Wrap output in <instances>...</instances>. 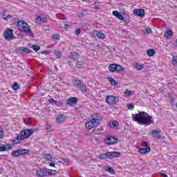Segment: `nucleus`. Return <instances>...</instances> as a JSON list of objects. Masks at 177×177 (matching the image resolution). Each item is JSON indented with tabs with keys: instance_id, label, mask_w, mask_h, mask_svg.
<instances>
[{
	"instance_id": "59",
	"label": "nucleus",
	"mask_w": 177,
	"mask_h": 177,
	"mask_svg": "<svg viewBox=\"0 0 177 177\" xmlns=\"http://www.w3.org/2000/svg\"><path fill=\"white\" fill-rule=\"evenodd\" d=\"M161 176L163 177H168V176L165 174H161Z\"/></svg>"
},
{
	"instance_id": "38",
	"label": "nucleus",
	"mask_w": 177,
	"mask_h": 177,
	"mask_svg": "<svg viewBox=\"0 0 177 177\" xmlns=\"http://www.w3.org/2000/svg\"><path fill=\"white\" fill-rule=\"evenodd\" d=\"M47 171L48 172V176L50 175H56V171L47 169Z\"/></svg>"
},
{
	"instance_id": "33",
	"label": "nucleus",
	"mask_w": 177,
	"mask_h": 177,
	"mask_svg": "<svg viewBox=\"0 0 177 177\" xmlns=\"http://www.w3.org/2000/svg\"><path fill=\"white\" fill-rule=\"evenodd\" d=\"M12 89H14V91H18V89H20V86L19 85V83L15 82L12 84Z\"/></svg>"
},
{
	"instance_id": "51",
	"label": "nucleus",
	"mask_w": 177,
	"mask_h": 177,
	"mask_svg": "<svg viewBox=\"0 0 177 177\" xmlns=\"http://www.w3.org/2000/svg\"><path fill=\"white\" fill-rule=\"evenodd\" d=\"M75 35H80V34H81V29L78 28V29L75 30Z\"/></svg>"
},
{
	"instance_id": "5",
	"label": "nucleus",
	"mask_w": 177,
	"mask_h": 177,
	"mask_svg": "<svg viewBox=\"0 0 177 177\" xmlns=\"http://www.w3.org/2000/svg\"><path fill=\"white\" fill-rule=\"evenodd\" d=\"M3 35L6 41H12V39L14 38L13 30L7 29L6 31H4Z\"/></svg>"
},
{
	"instance_id": "60",
	"label": "nucleus",
	"mask_w": 177,
	"mask_h": 177,
	"mask_svg": "<svg viewBox=\"0 0 177 177\" xmlns=\"http://www.w3.org/2000/svg\"><path fill=\"white\" fill-rule=\"evenodd\" d=\"M54 68H55V71H59V69L57 68V66H55Z\"/></svg>"
},
{
	"instance_id": "6",
	"label": "nucleus",
	"mask_w": 177,
	"mask_h": 177,
	"mask_svg": "<svg viewBox=\"0 0 177 177\" xmlns=\"http://www.w3.org/2000/svg\"><path fill=\"white\" fill-rule=\"evenodd\" d=\"M21 26H22L23 30L25 31V32H28L30 37H34V34L32 33V31H31V29H30L28 24L26 23L24 21H22Z\"/></svg>"
},
{
	"instance_id": "11",
	"label": "nucleus",
	"mask_w": 177,
	"mask_h": 177,
	"mask_svg": "<svg viewBox=\"0 0 177 177\" xmlns=\"http://www.w3.org/2000/svg\"><path fill=\"white\" fill-rule=\"evenodd\" d=\"M109 160H113V158H117L121 156V153L117 151L108 152Z\"/></svg>"
},
{
	"instance_id": "1",
	"label": "nucleus",
	"mask_w": 177,
	"mask_h": 177,
	"mask_svg": "<svg viewBox=\"0 0 177 177\" xmlns=\"http://www.w3.org/2000/svg\"><path fill=\"white\" fill-rule=\"evenodd\" d=\"M132 118L140 125H151V124H154V120H153L151 115L145 111H140L137 114H133Z\"/></svg>"
},
{
	"instance_id": "56",
	"label": "nucleus",
	"mask_w": 177,
	"mask_h": 177,
	"mask_svg": "<svg viewBox=\"0 0 177 177\" xmlns=\"http://www.w3.org/2000/svg\"><path fill=\"white\" fill-rule=\"evenodd\" d=\"M7 146H8V148H7L8 150H10L12 149V145H8Z\"/></svg>"
},
{
	"instance_id": "41",
	"label": "nucleus",
	"mask_w": 177,
	"mask_h": 177,
	"mask_svg": "<svg viewBox=\"0 0 177 177\" xmlns=\"http://www.w3.org/2000/svg\"><path fill=\"white\" fill-rule=\"evenodd\" d=\"M127 107L129 110H133V109H135V105L133 104H127Z\"/></svg>"
},
{
	"instance_id": "7",
	"label": "nucleus",
	"mask_w": 177,
	"mask_h": 177,
	"mask_svg": "<svg viewBox=\"0 0 177 177\" xmlns=\"http://www.w3.org/2000/svg\"><path fill=\"white\" fill-rule=\"evenodd\" d=\"M106 102L108 104L110 105L117 104V102H118V98L113 95H108L106 97Z\"/></svg>"
},
{
	"instance_id": "42",
	"label": "nucleus",
	"mask_w": 177,
	"mask_h": 177,
	"mask_svg": "<svg viewBox=\"0 0 177 177\" xmlns=\"http://www.w3.org/2000/svg\"><path fill=\"white\" fill-rule=\"evenodd\" d=\"M46 131H48V132H51L52 131L51 126H50V124L46 123Z\"/></svg>"
},
{
	"instance_id": "12",
	"label": "nucleus",
	"mask_w": 177,
	"mask_h": 177,
	"mask_svg": "<svg viewBox=\"0 0 177 177\" xmlns=\"http://www.w3.org/2000/svg\"><path fill=\"white\" fill-rule=\"evenodd\" d=\"M77 97H72L66 100V104H68V106H73V104H77Z\"/></svg>"
},
{
	"instance_id": "57",
	"label": "nucleus",
	"mask_w": 177,
	"mask_h": 177,
	"mask_svg": "<svg viewBox=\"0 0 177 177\" xmlns=\"http://www.w3.org/2000/svg\"><path fill=\"white\" fill-rule=\"evenodd\" d=\"M65 30H67V28H68V27H70V26L68 24H65Z\"/></svg>"
},
{
	"instance_id": "58",
	"label": "nucleus",
	"mask_w": 177,
	"mask_h": 177,
	"mask_svg": "<svg viewBox=\"0 0 177 177\" xmlns=\"http://www.w3.org/2000/svg\"><path fill=\"white\" fill-rule=\"evenodd\" d=\"M50 167H55V163L50 162Z\"/></svg>"
},
{
	"instance_id": "63",
	"label": "nucleus",
	"mask_w": 177,
	"mask_h": 177,
	"mask_svg": "<svg viewBox=\"0 0 177 177\" xmlns=\"http://www.w3.org/2000/svg\"><path fill=\"white\" fill-rule=\"evenodd\" d=\"M60 78V80H62V77H59Z\"/></svg>"
},
{
	"instance_id": "52",
	"label": "nucleus",
	"mask_w": 177,
	"mask_h": 177,
	"mask_svg": "<svg viewBox=\"0 0 177 177\" xmlns=\"http://www.w3.org/2000/svg\"><path fill=\"white\" fill-rule=\"evenodd\" d=\"M62 161L64 162V164H65V165H68V160L63 158Z\"/></svg>"
},
{
	"instance_id": "8",
	"label": "nucleus",
	"mask_w": 177,
	"mask_h": 177,
	"mask_svg": "<svg viewBox=\"0 0 177 177\" xmlns=\"http://www.w3.org/2000/svg\"><path fill=\"white\" fill-rule=\"evenodd\" d=\"M36 175L39 177L49 176V172L48 169H39L37 170Z\"/></svg>"
},
{
	"instance_id": "9",
	"label": "nucleus",
	"mask_w": 177,
	"mask_h": 177,
	"mask_svg": "<svg viewBox=\"0 0 177 177\" xmlns=\"http://www.w3.org/2000/svg\"><path fill=\"white\" fill-rule=\"evenodd\" d=\"M16 52H17V53H19L20 55H23V53H32V50H30L27 47H19L16 48Z\"/></svg>"
},
{
	"instance_id": "32",
	"label": "nucleus",
	"mask_w": 177,
	"mask_h": 177,
	"mask_svg": "<svg viewBox=\"0 0 177 177\" xmlns=\"http://www.w3.org/2000/svg\"><path fill=\"white\" fill-rule=\"evenodd\" d=\"M154 53H156V50H154V49H149L147 52V56H149V57L154 56Z\"/></svg>"
},
{
	"instance_id": "31",
	"label": "nucleus",
	"mask_w": 177,
	"mask_h": 177,
	"mask_svg": "<svg viewBox=\"0 0 177 177\" xmlns=\"http://www.w3.org/2000/svg\"><path fill=\"white\" fill-rule=\"evenodd\" d=\"M107 80H108V81H109V82H111V84L112 85H114V86L117 85V81H115V80L113 79V77H108Z\"/></svg>"
},
{
	"instance_id": "13",
	"label": "nucleus",
	"mask_w": 177,
	"mask_h": 177,
	"mask_svg": "<svg viewBox=\"0 0 177 177\" xmlns=\"http://www.w3.org/2000/svg\"><path fill=\"white\" fill-rule=\"evenodd\" d=\"M151 136L153 138H157L158 139H161V130L156 129L151 131Z\"/></svg>"
},
{
	"instance_id": "50",
	"label": "nucleus",
	"mask_w": 177,
	"mask_h": 177,
	"mask_svg": "<svg viewBox=\"0 0 177 177\" xmlns=\"http://www.w3.org/2000/svg\"><path fill=\"white\" fill-rule=\"evenodd\" d=\"M56 101L57 100H55L53 98L48 100L49 103H50L51 104H55Z\"/></svg>"
},
{
	"instance_id": "2",
	"label": "nucleus",
	"mask_w": 177,
	"mask_h": 177,
	"mask_svg": "<svg viewBox=\"0 0 177 177\" xmlns=\"http://www.w3.org/2000/svg\"><path fill=\"white\" fill-rule=\"evenodd\" d=\"M100 114L94 113L87 119L85 127L87 129H93L100 125Z\"/></svg>"
},
{
	"instance_id": "61",
	"label": "nucleus",
	"mask_w": 177,
	"mask_h": 177,
	"mask_svg": "<svg viewBox=\"0 0 177 177\" xmlns=\"http://www.w3.org/2000/svg\"><path fill=\"white\" fill-rule=\"evenodd\" d=\"M95 8V9H100L99 6H96Z\"/></svg>"
},
{
	"instance_id": "21",
	"label": "nucleus",
	"mask_w": 177,
	"mask_h": 177,
	"mask_svg": "<svg viewBox=\"0 0 177 177\" xmlns=\"http://www.w3.org/2000/svg\"><path fill=\"white\" fill-rule=\"evenodd\" d=\"M36 20L39 23H41V21L42 23H48V18L42 17L41 16L37 17Z\"/></svg>"
},
{
	"instance_id": "44",
	"label": "nucleus",
	"mask_w": 177,
	"mask_h": 177,
	"mask_svg": "<svg viewBox=\"0 0 177 177\" xmlns=\"http://www.w3.org/2000/svg\"><path fill=\"white\" fill-rule=\"evenodd\" d=\"M124 95L126 96H131V95H132V91L131 90H127L124 92Z\"/></svg>"
},
{
	"instance_id": "45",
	"label": "nucleus",
	"mask_w": 177,
	"mask_h": 177,
	"mask_svg": "<svg viewBox=\"0 0 177 177\" xmlns=\"http://www.w3.org/2000/svg\"><path fill=\"white\" fill-rule=\"evenodd\" d=\"M145 34H151V32H153V31L151 30V29L150 28H147L145 30Z\"/></svg>"
},
{
	"instance_id": "54",
	"label": "nucleus",
	"mask_w": 177,
	"mask_h": 177,
	"mask_svg": "<svg viewBox=\"0 0 177 177\" xmlns=\"http://www.w3.org/2000/svg\"><path fill=\"white\" fill-rule=\"evenodd\" d=\"M172 61L176 63V64H177V57L174 56L173 57Z\"/></svg>"
},
{
	"instance_id": "24",
	"label": "nucleus",
	"mask_w": 177,
	"mask_h": 177,
	"mask_svg": "<svg viewBox=\"0 0 177 177\" xmlns=\"http://www.w3.org/2000/svg\"><path fill=\"white\" fill-rule=\"evenodd\" d=\"M118 125H120L118 121H112L109 122V127H111V128H117Z\"/></svg>"
},
{
	"instance_id": "27",
	"label": "nucleus",
	"mask_w": 177,
	"mask_h": 177,
	"mask_svg": "<svg viewBox=\"0 0 177 177\" xmlns=\"http://www.w3.org/2000/svg\"><path fill=\"white\" fill-rule=\"evenodd\" d=\"M105 169L107 172H109V174H112L113 175L115 174V170L109 166H106Z\"/></svg>"
},
{
	"instance_id": "47",
	"label": "nucleus",
	"mask_w": 177,
	"mask_h": 177,
	"mask_svg": "<svg viewBox=\"0 0 177 177\" xmlns=\"http://www.w3.org/2000/svg\"><path fill=\"white\" fill-rule=\"evenodd\" d=\"M8 19H12V15H8L6 17H3V19L8 21Z\"/></svg>"
},
{
	"instance_id": "23",
	"label": "nucleus",
	"mask_w": 177,
	"mask_h": 177,
	"mask_svg": "<svg viewBox=\"0 0 177 177\" xmlns=\"http://www.w3.org/2000/svg\"><path fill=\"white\" fill-rule=\"evenodd\" d=\"M64 121H66V116L64 115H59L57 118V122L58 123L64 122Z\"/></svg>"
},
{
	"instance_id": "39",
	"label": "nucleus",
	"mask_w": 177,
	"mask_h": 177,
	"mask_svg": "<svg viewBox=\"0 0 177 177\" xmlns=\"http://www.w3.org/2000/svg\"><path fill=\"white\" fill-rule=\"evenodd\" d=\"M53 39H54V41H57L60 39V35H59V34H54L53 35Z\"/></svg>"
},
{
	"instance_id": "30",
	"label": "nucleus",
	"mask_w": 177,
	"mask_h": 177,
	"mask_svg": "<svg viewBox=\"0 0 177 177\" xmlns=\"http://www.w3.org/2000/svg\"><path fill=\"white\" fill-rule=\"evenodd\" d=\"M134 67L136 70L138 71L143 70V65H140L139 63L134 64Z\"/></svg>"
},
{
	"instance_id": "19",
	"label": "nucleus",
	"mask_w": 177,
	"mask_h": 177,
	"mask_svg": "<svg viewBox=\"0 0 177 177\" xmlns=\"http://www.w3.org/2000/svg\"><path fill=\"white\" fill-rule=\"evenodd\" d=\"M44 158L46 160V161H53V160H54L55 157H53V156H52L50 153H45L44 154Z\"/></svg>"
},
{
	"instance_id": "22",
	"label": "nucleus",
	"mask_w": 177,
	"mask_h": 177,
	"mask_svg": "<svg viewBox=\"0 0 177 177\" xmlns=\"http://www.w3.org/2000/svg\"><path fill=\"white\" fill-rule=\"evenodd\" d=\"M12 21L14 22V24L15 26H21V22H23V21L17 19V18H13L12 19Z\"/></svg>"
},
{
	"instance_id": "40",
	"label": "nucleus",
	"mask_w": 177,
	"mask_h": 177,
	"mask_svg": "<svg viewBox=\"0 0 177 177\" xmlns=\"http://www.w3.org/2000/svg\"><path fill=\"white\" fill-rule=\"evenodd\" d=\"M76 66H77V68H82V66H84V62L78 61V62L76 63Z\"/></svg>"
},
{
	"instance_id": "26",
	"label": "nucleus",
	"mask_w": 177,
	"mask_h": 177,
	"mask_svg": "<svg viewBox=\"0 0 177 177\" xmlns=\"http://www.w3.org/2000/svg\"><path fill=\"white\" fill-rule=\"evenodd\" d=\"M74 86H77V88H80L82 84V82L80 80H76L73 82Z\"/></svg>"
},
{
	"instance_id": "4",
	"label": "nucleus",
	"mask_w": 177,
	"mask_h": 177,
	"mask_svg": "<svg viewBox=\"0 0 177 177\" xmlns=\"http://www.w3.org/2000/svg\"><path fill=\"white\" fill-rule=\"evenodd\" d=\"M109 70L110 73H115V71H124V70L125 69L121 65H119L118 64H111L109 66Z\"/></svg>"
},
{
	"instance_id": "3",
	"label": "nucleus",
	"mask_w": 177,
	"mask_h": 177,
	"mask_svg": "<svg viewBox=\"0 0 177 177\" xmlns=\"http://www.w3.org/2000/svg\"><path fill=\"white\" fill-rule=\"evenodd\" d=\"M34 131L31 129H28L21 131L19 136H17L16 138H15L12 142L14 145H19L21 140H24V139H27V138H30V135H32Z\"/></svg>"
},
{
	"instance_id": "49",
	"label": "nucleus",
	"mask_w": 177,
	"mask_h": 177,
	"mask_svg": "<svg viewBox=\"0 0 177 177\" xmlns=\"http://www.w3.org/2000/svg\"><path fill=\"white\" fill-rule=\"evenodd\" d=\"M24 124H26V125H30L31 124V122L29 120H24Z\"/></svg>"
},
{
	"instance_id": "43",
	"label": "nucleus",
	"mask_w": 177,
	"mask_h": 177,
	"mask_svg": "<svg viewBox=\"0 0 177 177\" xmlns=\"http://www.w3.org/2000/svg\"><path fill=\"white\" fill-rule=\"evenodd\" d=\"M4 136H5L3 135V129L0 127V139H3Z\"/></svg>"
},
{
	"instance_id": "17",
	"label": "nucleus",
	"mask_w": 177,
	"mask_h": 177,
	"mask_svg": "<svg viewBox=\"0 0 177 177\" xmlns=\"http://www.w3.org/2000/svg\"><path fill=\"white\" fill-rule=\"evenodd\" d=\"M150 151H151L150 147H148L145 149L140 148L138 149L140 154H147V153H150Z\"/></svg>"
},
{
	"instance_id": "16",
	"label": "nucleus",
	"mask_w": 177,
	"mask_h": 177,
	"mask_svg": "<svg viewBox=\"0 0 177 177\" xmlns=\"http://www.w3.org/2000/svg\"><path fill=\"white\" fill-rule=\"evenodd\" d=\"M112 14L113 15V16H115V17H118L119 20H123V21H125V19H124V17L122 16V15H121V13H120V12L115 10L113 11Z\"/></svg>"
},
{
	"instance_id": "36",
	"label": "nucleus",
	"mask_w": 177,
	"mask_h": 177,
	"mask_svg": "<svg viewBox=\"0 0 177 177\" xmlns=\"http://www.w3.org/2000/svg\"><path fill=\"white\" fill-rule=\"evenodd\" d=\"M54 55H55V56H57V59H60V57H62V53L59 50H55L54 51Z\"/></svg>"
},
{
	"instance_id": "34",
	"label": "nucleus",
	"mask_w": 177,
	"mask_h": 177,
	"mask_svg": "<svg viewBox=\"0 0 177 177\" xmlns=\"http://www.w3.org/2000/svg\"><path fill=\"white\" fill-rule=\"evenodd\" d=\"M55 104L57 106V107H62L63 104H64V100H59V101H55Z\"/></svg>"
},
{
	"instance_id": "35",
	"label": "nucleus",
	"mask_w": 177,
	"mask_h": 177,
	"mask_svg": "<svg viewBox=\"0 0 177 177\" xmlns=\"http://www.w3.org/2000/svg\"><path fill=\"white\" fill-rule=\"evenodd\" d=\"M11 156H12V157H19V156H20V153H19V150L13 151L11 153Z\"/></svg>"
},
{
	"instance_id": "20",
	"label": "nucleus",
	"mask_w": 177,
	"mask_h": 177,
	"mask_svg": "<svg viewBox=\"0 0 177 177\" xmlns=\"http://www.w3.org/2000/svg\"><path fill=\"white\" fill-rule=\"evenodd\" d=\"M28 47L33 49V50H35V52H38V50H41V47H39V46H37L35 44H29Z\"/></svg>"
},
{
	"instance_id": "18",
	"label": "nucleus",
	"mask_w": 177,
	"mask_h": 177,
	"mask_svg": "<svg viewBox=\"0 0 177 177\" xmlns=\"http://www.w3.org/2000/svg\"><path fill=\"white\" fill-rule=\"evenodd\" d=\"M172 35H174V32H172V30H167V31L165 33V37L167 39H170V38H172Z\"/></svg>"
},
{
	"instance_id": "55",
	"label": "nucleus",
	"mask_w": 177,
	"mask_h": 177,
	"mask_svg": "<svg viewBox=\"0 0 177 177\" xmlns=\"http://www.w3.org/2000/svg\"><path fill=\"white\" fill-rule=\"evenodd\" d=\"M1 15H2L3 17H6L5 16H6V11L5 10H3L1 12Z\"/></svg>"
},
{
	"instance_id": "29",
	"label": "nucleus",
	"mask_w": 177,
	"mask_h": 177,
	"mask_svg": "<svg viewBox=\"0 0 177 177\" xmlns=\"http://www.w3.org/2000/svg\"><path fill=\"white\" fill-rule=\"evenodd\" d=\"M18 151L19 153V156H21L23 154H28V153H30V151H28V149H18Z\"/></svg>"
},
{
	"instance_id": "53",
	"label": "nucleus",
	"mask_w": 177,
	"mask_h": 177,
	"mask_svg": "<svg viewBox=\"0 0 177 177\" xmlns=\"http://www.w3.org/2000/svg\"><path fill=\"white\" fill-rule=\"evenodd\" d=\"M40 53H41V55H49V52L48 50H44V51L41 52Z\"/></svg>"
},
{
	"instance_id": "28",
	"label": "nucleus",
	"mask_w": 177,
	"mask_h": 177,
	"mask_svg": "<svg viewBox=\"0 0 177 177\" xmlns=\"http://www.w3.org/2000/svg\"><path fill=\"white\" fill-rule=\"evenodd\" d=\"M96 37L100 39H104V38H106V35L102 33L101 32H97Z\"/></svg>"
},
{
	"instance_id": "37",
	"label": "nucleus",
	"mask_w": 177,
	"mask_h": 177,
	"mask_svg": "<svg viewBox=\"0 0 177 177\" xmlns=\"http://www.w3.org/2000/svg\"><path fill=\"white\" fill-rule=\"evenodd\" d=\"M79 88H80V91L82 92H84V93H86V92H88V90L86 89V86H85V85H84V84H82L80 86V87H79Z\"/></svg>"
},
{
	"instance_id": "15",
	"label": "nucleus",
	"mask_w": 177,
	"mask_h": 177,
	"mask_svg": "<svg viewBox=\"0 0 177 177\" xmlns=\"http://www.w3.org/2000/svg\"><path fill=\"white\" fill-rule=\"evenodd\" d=\"M69 58L74 60V62H77L80 59V54L76 52H72L70 53Z\"/></svg>"
},
{
	"instance_id": "62",
	"label": "nucleus",
	"mask_w": 177,
	"mask_h": 177,
	"mask_svg": "<svg viewBox=\"0 0 177 177\" xmlns=\"http://www.w3.org/2000/svg\"><path fill=\"white\" fill-rule=\"evenodd\" d=\"M62 20H67V19L66 17H64Z\"/></svg>"
},
{
	"instance_id": "25",
	"label": "nucleus",
	"mask_w": 177,
	"mask_h": 177,
	"mask_svg": "<svg viewBox=\"0 0 177 177\" xmlns=\"http://www.w3.org/2000/svg\"><path fill=\"white\" fill-rule=\"evenodd\" d=\"M98 158H100V160L109 159V152H106V153L100 154Z\"/></svg>"
},
{
	"instance_id": "10",
	"label": "nucleus",
	"mask_w": 177,
	"mask_h": 177,
	"mask_svg": "<svg viewBox=\"0 0 177 177\" xmlns=\"http://www.w3.org/2000/svg\"><path fill=\"white\" fill-rule=\"evenodd\" d=\"M104 142L106 145H115V143H118V139L115 137H107Z\"/></svg>"
},
{
	"instance_id": "14",
	"label": "nucleus",
	"mask_w": 177,
	"mask_h": 177,
	"mask_svg": "<svg viewBox=\"0 0 177 177\" xmlns=\"http://www.w3.org/2000/svg\"><path fill=\"white\" fill-rule=\"evenodd\" d=\"M134 15L139 16V17H145V10L143 9H136L133 10Z\"/></svg>"
},
{
	"instance_id": "48",
	"label": "nucleus",
	"mask_w": 177,
	"mask_h": 177,
	"mask_svg": "<svg viewBox=\"0 0 177 177\" xmlns=\"http://www.w3.org/2000/svg\"><path fill=\"white\" fill-rule=\"evenodd\" d=\"M6 150H8L6 146L0 147V151H6Z\"/></svg>"
},
{
	"instance_id": "46",
	"label": "nucleus",
	"mask_w": 177,
	"mask_h": 177,
	"mask_svg": "<svg viewBox=\"0 0 177 177\" xmlns=\"http://www.w3.org/2000/svg\"><path fill=\"white\" fill-rule=\"evenodd\" d=\"M141 146H145V147H150L149 146V144L147 143V142H146V141H143L142 143H141Z\"/></svg>"
}]
</instances>
